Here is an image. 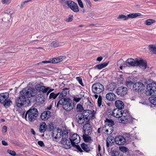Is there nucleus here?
Segmentation results:
<instances>
[{
    "instance_id": "1",
    "label": "nucleus",
    "mask_w": 156,
    "mask_h": 156,
    "mask_svg": "<svg viewBox=\"0 0 156 156\" xmlns=\"http://www.w3.org/2000/svg\"><path fill=\"white\" fill-rule=\"evenodd\" d=\"M37 94V90L34 88L27 87L20 92V96L16 101L17 106L20 107L25 105V106L30 105V101L26 97L30 98L35 96Z\"/></svg>"
},
{
    "instance_id": "2",
    "label": "nucleus",
    "mask_w": 156,
    "mask_h": 156,
    "mask_svg": "<svg viewBox=\"0 0 156 156\" xmlns=\"http://www.w3.org/2000/svg\"><path fill=\"white\" fill-rule=\"evenodd\" d=\"M125 62L126 66H138L143 69H145L147 66L146 62L143 59L138 60L137 59H134L131 58L128 59Z\"/></svg>"
},
{
    "instance_id": "3",
    "label": "nucleus",
    "mask_w": 156,
    "mask_h": 156,
    "mask_svg": "<svg viewBox=\"0 0 156 156\" xmlns=\"http://www.w3.org/2000/svg\"><path fill=\"white\" fill-rule=\"evenodd\" d=\"M59 105H62L63 108L69 112L73 109L74 106V103L69 98L59 100L57 104V107H58Z\"/></svg>"
},
{
    "instance_id": "4",
    "label": "nucleus",
    "mask_w": 156,
    "mask_h": 156,
    "mask_svg": "<svg viewBox=\"0 0 156 156\" xmlns=\"http://www.w3.org/2000/svg\"><path fill=\"white\" fill-rule=\"evenodd\" d=\"M38 112L37 109L35 108H31L30 109L26 112L25 117L26 118L27 115H28V119L31 122L34 121L38 116Z\"/></svg>"
},
{
    "instance_id": "5",
    "label": "nucleus",
    "mask_w": 156,
    "mask_h": 156,
    "mask_svg": "<svg viewBox=\"0 0 156 156\" xmlns=\"http://www.w3.org/2000/svg\"><path fill=\"white\" fill-rule=\"evenodd\" d=\"M92 90L94 94H99L104 90V88L103 85L99 83H97L93 84Z\"/></svg>"
},
{
    "instance_id": "6",
    "label": "nucleus",
    "mask_w": 156,
    "mask_h": 156,
    "mask_svg": "<svg viewBox=\"0 0 156 156\" xmlns=\"http://www.w3.org/2000/svg\"><path fill=\"white\" fill-rule=\"evenodd\" d=\"M65 131L68 132L67 130H64L62 132V130L60 129H58L56 130V131L54 132V131H53L51 136L54 139V140L56 141V139L62 137V140H63V135H65V134H63L64 132Z\"/></svg>"
},
{
    "instance_id": "7",
    "label": "nucleus",
    "mask_w": 156,
    "mask_h": 156,
    "mask_svg": "<svg viewBox=\"0 0 156 156\" xmlns=\"http://www.w3.org/2000/svg\"><path fill=\"white\" fill-rule=\"evenodd\" d=\"M156 91V83H149L147 86L146 94L147 95H151Z\"/></svg>"
},
{
    "instance_id": "8",
    "label": "nucleus",
    "mask_w": 156,
    "mask_h": 156,
    "mask_svg": "<svg viewBox=\"0 0 156 156\" xmlns=\"http://www.w3.org/2000/svg\"><path fill=\"white\" fill-rule=\"evenodd\" d=\"M86 123L83 127V130L84 133H87V132L88 135H90L92 132V128L90 124V121H86Z\"/></svg>"
},
{
    "instance_id": "9",
    "label": "nucleus",
    "mask_w": 156,
    "mask_h": 156,
    "mask_svg": "<svg viewBox=\"0 0 156 156\" xmlns=\"http://www.w3.org/2000/svg\"><path fill=\"white\" fill-rule=\"evenodd\" d=\"M145 87V85L141 82H136L133 85V90L137 92L141 91L144 89Z\"/></svg>"
},
{
    "instance_id": "10",
    "label": "nucleus",
    "mask_w": 156,
    "mask_h": 156,
    "mask_svg": "<svg viewBox=\"0 0 156 156\" xmlns=\"http://www.w3.org/2000/svg\"><path fill=\"white\" fill-rule=\"evenodd\" d=\"M127 91V90L126 87L122 86L118 87L116 93L119 96L123 97L126 94Z\"/></svg>"
},
{
    "instance_id": "11",
    "label": "nucleus",
    "mask_w": 156,
    "mask_h": 156,
    "mask_svg": "<svg viewBox=\"0 0 156 156\" xmlns=\"http://www.w3.org/2000/svg\"><path fill=\"white\" fill-rule=\"evenodd\" d=\"M43 83L40 82L39 84H37L36 86V89L37 91H38L40 92H42L43 93H46L48 91L49 88H45V86H43Z\"/></svg>"
},
{
    "instance_id": "12",
    "label": "nucleus",
    "mask_w": 156,
    "mask_h": 156,
    "mask_svg": "<svg viewBox=\"0 0 156 156\" xmlns=\"http://www.w3.org/2000/svg\"><path fill=\"white\" fill-rule=\"evenodd\" d=\"M68 6L71 9L75 12H77L79 11V8L77 4L73 1H70Z\"/></svg>"
},
{
    "instance_id": "13",
    "label": "nucleus",
    "mask_w": 156,
    "mask_h": 156,
    "mask_svg": "<svg viewBox=\"0 0 156 156\" xmlns=\"http://www.w3.org/2000/svg\"><path fill=\"white\" fill-rule=\"evenodd\" d=\"M115 141L116 144L119 145H123L126 143V139L124 137L120 136L116 137Z\"/></svg>"
},
{
    "instance_id": "14",
    "label": "nucleus",
    "mask_w": 156,
    "mask_h": 156,
    "mask_svg": "<svg viewBox=\"0 0 156 156\" xmlns=\"http://www.w3.org/2000/svg\"><path fill=\"white\" fill-rule=\"evenodd\" d=\"M83 115L82 113H80L77 114L76 115V121L79 124H83L86 120Z\"/></svg>"
},
{
    "instance_id": "15",
    "label": "nucleus",
    "mask_w": 156,
    "mask_h": 156,
    "mask_svg": "<svg viewBox=\"0 0 156 156\" xmlns=\"http://www.w3.org/2000/svg\"><path fill=\"white\" fill-rule=\"evenodd\" d=\"M51 114L50 111H45L41 114L40 118L42 120H46L51 116Z\"/></svg>"
},
{
    "instance_id": "16",
    "label": "nucleus",
    "mask_w": 156,
    "mask_h": 156,
    "mask_svg": "<svg viewBox=\"0 0 156 156\" xmlns=\"http://www.w3.org/2000/svg\"><path fill=\"white\" fill-rule=\"evenodd\" d=\"M90 113H91V111L89 110H85L83 111L82 113L84 116V117L86 121H90L91 118Z\"/></svg>"
},
{
    "instance_id": "17",
    "label": "nucleus",
    "mask_w": 156,
    "mask_h": 156,
    "mask_svg": "<svg viewBox=\"0 0 156 156\" xmlns=\"http://www.w3.org/2000/svg\"><path fill=\"white\" fill-rule=\"evenodd\" d=\"M112 115L116 118H120L122 115V110L117 108L114 109L112 112Z\"/></svg>"
},
{
    "instance_id": "18",
    "label": "nucleus",
    "mask_w": 156,
    "mask_h": 156,
    "mask_svg": "<svg viewBox=\"0 0 156 156\" xmlns=\"http://www.w3.org/2000/svg\"><path fill=\"white\" fill-rule=\"evenodd\" d=\"M106 98L107 100L112 101L116 99V96L113 93L110 92L106 94Z\"/></svg>"
},
{
    "instance_id": "19",
    "label": "nucleus",
    "mask_w": 156,
    "mask_h": 156,
    "mask_svg": "<svg viewBox=\"0 0 156 156\" xmlns=\"http://www.w3.org/2000/svg\"><path fill=\"white\" fill-rule=\"evenodd\" d=\"M9 97V94L5 92L0 94V103L4 102V101H6Z\"/></svg>"
},
{
    "instance_id": "20",
    "label": "nucleus",
    "mask_w": 156,
    "mask_h": 156,
    "mask_svg": "<svg viewBox=\"0 0 156 156\" xmlns=\"http://www.w3.org/2000/svg\"><path fill=\"white\" fill-rule=\"evenodd\" d=\"M70 140L72 142H75L76 143H79L80 141L79 136L77 134H74L70 139Z\"/></svg>"
},
{
    "instance_id": "21",
    "label": "nucleus",
    "mask_w": 156,
    "mask_h": 156,
    "mask_svg": "<svg viewBox=\"0 0 156 156\" xmlns=\"http://www.w3.org/2000/svg\"><path fill=\"white\" fill-rule=\"evenodd\" d=\"M65 132H64V134H66V135H63V140H62L61 141H60V144H62L63 145V147L65 148V145H66V144H67V143H66V140H68L67 139L68 137V132L65 131Z\"/></svg>"
},
{
    "instance_id": "22",
    "label": "nucleus",
    "mask_w": 156,
    "mask_h": 156,
    "mask_svg": "<svg viewBox=\"0 0 156 156\" xmlns=\"http://www.w3.org/2000/svg\"><path fill=\"white\" fill-rule=\"evenodd\" d=\"M115 105L117 108L120 110H122L124 107L123 102L120 100L116 101L115 102Z\"/></svg>"
},
{
    "instance_id": "23",
    "label": "nucleus",
    "mask_w": 156,
    "mask_h": 156,
    "mask_svg": "<svg viewBox=\"0 0 156 156\" xmlns=\"http://www.w3.org/2000/svg\"><path fill=\"white\" fill-rule=\"evenodd\" d=\"M63 43L58 42V41H53L51 44L50 45L51 47L56 48L63 45Z\"/></svg>"
},
{
    "instance_id": "24",
    "label": "nucleus",
    "mask_w": 156,
    "mask_h": 156,
    "mask_svg": "<svg viewBox=\"0 0 156 156\" xmlns=\"http://www.w3.org/2000/svg\"><path fill=\"white\" fill-rule=\"evenodd\" d=\"M108 62H103L95 66L94 67L95 69H101L106 67L108 64Z\"/></svg>"
},
{
    "instance_id": "25",
    "label": "nucleus",
    "mask_w": 156,
    "mask_h": 156,
    "mask_svg": "<svg viewBox=\"0 0 156 156\" xmlns=\"http://www.w3.org/2000/svg\"><path fill=\"white\" fill-rule=\"evenodd\" d=\"M6 108H8L12 104V102L9 99H7L6 101H4V102L1 103Z\"/></svg>"
},
{
    "instance_id": "26",
    "label": "nucleus",
    "mask_w": 156,
    "mask_h": 156,
    "mask_svg": "<svg viewBox=\"0 0 156 156\" xmlns=\"http://www.w3.org/2000/svg\"><path fill=\"white\" fill-rule=\"evenodd\" d=\"M105 125L108 126H112L115 124L114 122L111 119H109L107 118L105 121Z\"/></svg>"
},
{
    "instance_id": "27",
    "label": "nucleus",
    "mask_w": 156,
    "mask_h": 156,
    "mask_svg": "<svg viewBox=\"0 0 156 156\" xmlns=\"http://www.w3.org/2000/svg\"><path fill=\"white\" fill-rule=\"evenodd\" d=\"M149 99L152 104L156 106V94L152 95L149 98Z\"/></svg>"
},
{
    "instance_id": "28",
    "label": "nucleus",
    "mask_w": 156,
    "mask_h": 156,
    "mask_svg": "<svg viewBox=\"0 0 156 156\" xmlns=\"http://www.w3.org/2000/svg\"><path fill=\"white\" fill-rule=\"evenodd\" d=\"M116 87V84L113 82L107 86V89L109 91H113L115 89Z\"/></svg>"
},
{
    "instance_id": "29",
    "label": "nucleus",
    "mask_w": 156,
    "mask_h": 156,
    "mask_svg": "<svg viewBox=\"0 0 156 156\" xmlns=\"http://www.w3.org/2000/svg\"><path fill=\"white\" fill-rule=\"evenodd\" d=\"M123 118L125 119L124 121L123 120L122 121V123H125L126 122V123H132L133 121V119L131 116H128L127 118L125 117H123Z\"/></svg>"
},
{
    "instance_id": "30",
    "label": "nucleus",
    "mask_w": 156,
    "mask_h": 156,
    "mask_svg": "<svg viewBox=\"0 0 156 156\" xmlns=\"http://www.w3.org/2000/svg\"><path fill=\"white\" fill-rule=\"evenodd\" d=\"M88 133L87 134V133H85L83 134L82 136L83 138L86 142H89L91 140V138L90 136H89Z\"/></svg>"
},
{
    "instance_id": "31",
    "label": "nucleus",
    "mask_w": 156,
    "mask_h": 156,
    "mask_svg": "<svg viewBox=\"0 0 156 156\" xmlns=\"http://www.w3.org/2000/svg\"><path fill=\"white\" fill-rule=\"evenodd\" d=\"M82 149L87 152H89L90 151V149L88 146L83 143L81 144Z\"/></svg>"
},
{
    "instance_id": "32",
    "label": "nucleus",
    "mask_w": 156,
    "mask_h": 156,
    "mask_svg": "<svg viewBox=\"0 0 156 156\" xmlns=\"http://www.w3.org/2000/svg\"><path fill=\"white\" fill-rule=\"evenodd\" d=\"M47 125L44 123H42L40 126L39 131L41 133L44 132L46 130Z\"/></svg>"
},
{
    "instance_id": "33",
    "label": "nucleus",
    "mask_w": 156,
    "mask_h": 156,
    "mask_svg": "<svg viewBox=\"0 0 156 156\" xmlns=\"http://www.w3.org/2000/svg\"><path fill=\"white\" fill-rule=\"evenodd\" d=\"M71 146H73V147H76L79 151L81 152H83V151L82 150L80 146L76 144H77L79 143H76L74 142H71Z\"/></svg>"
},
{
    "instance_id": "34",
    "label": "nucleus",
    "mask_w": 156,
    "mask_h": 156,
    "mask_svg": "<svg viewBox=\"0 0 156 156\" xmlns=\"http://www.w3.org/2000/svg\"><path fill=\"white\" fill-rule=\"evenodd\" d=\"M149 49L150 51H151L154 54H156V47L153 44H150L148 46Z\"/></svg>"
},
{
    "instance_id": "35",
    "label": "nucleus",
    "mask_w": 156,
    "mask_h": 156,
    "mask_svg": "<svg viewBox=\"0 0 156 156\" xmlns=\"http://www.w3.org/2000/svg\"><path fill=\"white\" fill-rule=\"evenodd\" d=\"M141 15L140 13H131L128 15L127 16V17L130 18H135L137 16H139Z\"/></svg>"
},
{
    "instance_id": "36",
    "label": "nucleus",
    "mask_w": 156,
    "mask_h": 156,
    "mask_svg": "<svg viewBox=\"0 0 156 156\" xmlns=\"http://www.w3.org/2000/svg\"><path fill=\"white\" fill-rule=\"evenodd\" d=\"M11 18V15L10 14H7L5 15V16L2 19V20L3 21L6 22L8 21Z\"/></svg>"
},
{
    "instance_id": "37",
    "label": "nucleus",
    "mask_w": 156,
    "mask_h": 156,
    "mask_svg": "<svg viewBox=\"0 0 156 156\" xmlns=\"http://www.w3.org/2000/svg\"><path fill=\"white\" fill-rule=\"evenodd\" d=\"M155 20H154L149 19L147 20L145 22V23L147 25H150L152 23H155Z\"/></svg>"
},
{
    "instance_id": "38",
    "label": "nucleus",
    "mask_w": 156,
    "mask_h": 156,
    "mask_svg": "<svg viewBox=\"0 0 156 156\" xmlns=\"http://www.w3.org/2000/svg\"><path fill=\"white\" fill-rule=\"evenodd\" d=\"M122 63H123L124 66L126 67V66H125V65H126L125 62L123 61V60L122 59H120L118 62V66H119V68L121 70H122V66L123 65L122 64H122Z\"/></svg>"
},
{
    "instance_id": "39",
    "label": "nucleus",
    "mask_w": 156,
    "mask_h": 156,
    "mask_svg": "<svg viewBox=\"0 0 156 156\" xmlns=\"http://www.w3.org/2000/svg\"><path fill=\"white\" fill-rule=\"evenodd\" d=\"M69 88L68 87H65L63 88L62 90V91L61 92L62 93V94H63L64 96H66L68 92H69Z\"/></svg>"
},
{
    "instance_id": "40",
    "label": "nucleus",
    "mask_w": 156,
    "mask_h": 156,
    "mask_svg": "<svg viewBox=\"0 0 156 156\" xmlns=\"http://www.w3.org/2000/svg\"><path fill=\"white\" fill-rule=\"evenodd\" d=\"M59 94V93H58L57 94H55L53 92L51 93L49 95V98L51 99L53 98L55 99Z\"/></svg>"
},
{
    "instance_id": "41",
    "label": "nucleus",
    "mask_w": 156,
    "mask_h": 156,
    "mask_svg": "<svg viewBox=\"0 0 156 156\" xmlns=\"http://www.w3.org/2000/svg\"><path fill=\"white\" fill-rule=\"evenodd\" d=\"M76 109L77 112H81L83 110L82 105L80 104L77 105Z\"/></svg>"
},
{
    "instance_id": "42",
    "label": "nucleus",
    "mask_w": 156,
    "mask_h": 156,
    "mask_svg": "<svg viewBox=\"0 0 156 156\" xmlns=\"http://www.w3.org/2000/svg\"><path fill=\"white\" fill-rule=\"evenodd\" d=\"M66 143H67V144L66 145H65V148L66 149H69L71 147V141H70L69 140H66Z\"/></svg>"
},
{
    "instance_id": "43",
    "label": "nucleus",
    "mask_w": 156,
    "mask_h": 156,
    "mask_svg": "<svg viewBox=\"0 0 156 156\" xmlns=\"http://www.w3.org/2000/svg\"><path fill=\"white\" fill-rule=\"evenodd\" d=\"M117 19H122L124 20H126L128 19V17H127V16H126L124 15L121 14L119 15L117 17Z\"/></svg>"
},
{
    "instance_id": "44",
    "label": "nucleus",
    "mask_w": 156,
    "mask_h": 156,
    "mask_svg": "<svg viewBox=\"0 0 156 156\" xmlns=\"http://www.w3.org/2000/svg\"><path fill=\"white\" fill-rule=\"evenodd\" d=\"M119 148L120 150L123 153H126L129 151V149L128 148L124 147L122 146L119 147Z\"/></svg>"
},
{
    "instance_id": "45",
    "label": "nucleus",
    "mask_w": 156,
    "mask_h": 156,
    "mask_svg": "<svg viewBox=\"0 0 156 156\" xmlns=\"http://www.w3.org/2000/svg\"><path fill=\"white\" fill-rule=\"evenodd\" d=\"M134 84L133 82L131 81H127L126 83V85L128 87H130V88Z\"/></svg>"
},
{
    "instance_id": "46",
    "label": "nucleus",
    "mask_w": 156,
    "mask_h": 156,
    "mask_svg": "<svg viewBox=\"0 0 156 156\" xmlns=\"http://www.w3.org/2000/svg\"><path fill=\"white\" fill-rule=\"evenodd\" d=\"M114 138L112 136H108L107 139V140L110 143H111L112 144V143L113 142V141L114 140H115Z\"/></svg>"
},
{
    "instance_id": "47",
    "label": "nucleus",
    "mask_w": 156,
    "mask_h": 156,
    "mask_svg": "<svg viewBox=\"0 0 156 156\" xmlns=\"http://www.w3.org/2000/svg\"><path fill=\"white\" fill-rule=\"evenodd\" d=\"M50 61H51V63H55L59 62L58 57L54 58L52 59H50Z\"/></svg>"
},
{
    "instance_id": "48",
    "label": "nucleus",
    "mask_w": 156,
    "mask_h": 156,
    "mask_svg": "<svg viewBox=\"0 0 156 156\" xmlns=\"http://www.w3.org/2000/svg\"><path fill=\"white\" fill-rule=\"evenodd\" d=\"M76 80L79 82V83L82 86H83L84 85L82 82V78L80 77H76Z\"/></svg>"
},
{
    "instance_id": "49",
    "label": "nucleus",
    "mask_w": 156,
    "mask_h": 156,
    "mask_svg": "<svg viewBox=\"0 0 156 156\" xmlns=\"http://www.w3.org/2000/svg\"><path fill=\"white\" fill-rule=\"evenodd\" d=\"M7 152L8 153L12 156H15L16 155V153L15 152L13 151L8 150L7 151Z\"/></svg>"
},
{
    "instance_id": "50",
    "label": "nucleus",
    "mask_w": 156,
    "mask_h": 156,
    "mask_svg": "<svg viewBox=\"0 0 156 156\" xmlns=\"http://www.w3.org/2000/svg\"><path fill=\"white\" fill-rule=\"evenodd\" d=\"M70 1H67V0H62L61 1V3L63 5H68Z\"/></svg>"
},
{
    "instance_id": "51",
    "label": "nucleus",
    "mask_w": 156,
    "mask_h": 156,
    "mask_svg": "<svg viewBox=\"0 0 156 156\" xmlns=\"http://www.w3.org/2000/svg\"><path fill=\"white\" fill-rule=\"evenodd\" d=\"M98 106L100 107L102 103V98L101 96H99L98 98Z\"/></svg>"
},
{
    "instance_id": "52",
    "label": "nucleus",
    "mask_w": 156,
    "mask_h": 156,
    "mask_svg": "<svg viewBox=\"0 0 156 156\" xmlns=\"http://www.w3.org/2000/svg\"><path fill=\"white\" fill-rule=\"evenodd\" d=\"M59 62L62 61L63 60L66 58V57L65 56H60L58 57Z\"/></svg>"
},
{
    "instance_id": "53",
    "label": "nucleus",
    "mask_w": 156,
    "mask_h": 156,
    "mask_svg": "<svg viewBox=\"0 0 156 156\" xmlns=\"http://www.w3.org/2000/svg\"><path fill=\"white\" fill-rule=\"evenodd\" d=\"M128 116H129V115H128L127 114H126V115L123 114V115H122V116H120V117H121V119H120V121H121V122L122 123V121H123V120L124 121V120H125V119L123 118V117H125L126 118H127Z\"/></svg>"
},
{
    "instance_id": "54",
    "label": "nucleus",
    "mask_w": 156,
    "mask_h": 156,
    "mask_svg": "<svg viewBox=\"0 0 156 156\" xmlns=\"http://www.w3.org/2000/svg\"><path fill=\"white\" fill-rule=\"evenodd\" d=\"M73 20V16L69 15L68 18L66 20V21L67 22L71 21Z\"/></svg>"
},
{
    "instance_id": "55",
    "label": "nucleus",
    "mask_w": 156,
    "mask_h": 156,
    "mask_svg": "<svg viewBox=\"0 0 156 156\" xmlns=\"http://www.w3.org/2000/svg\"><path fill=\"white\" fill-rule=\"evenodd\" d=\"M77 2L79 6L81 8H84V6L81 0H78V1H77Z\"/></svg>"
},
{
    "instance_id": "56",
    "label": "nucleus",
    "mask_w": 156,
    "mask_h": 156,
    "mask_svg": "<svg viewBox=\"0 0 156 156\" xmlns=\"http://www.w3.org/2000/svg\"><path fill=\"white\" fill-rule=\"evenodd\" d=\"M96 113V111L94 110H93L92 112L91 111V113H90V115L92 119H94L95 118V115Z\"/></svg>"
},
{
    "instance_id": "57",
    "label": "nucleus",
    "mask_w": 156,
    "mask_h": 156,
    "mask_svg": "<svg viewBox=\"0 0 156 156\" xmlns=\"http://www.w3.org/2000/svg\"><path fill=\"white\" fill-rule=\"evenodd\" d=\"M11 0H2L3 4H9L11 2Z\"/></svg>"
},
{
    "instance_id": "58",
    "label": "nucleus",
    "mask_w": 156,
    "mask_h": 156,
    "mask_svg": "<svg viewBox=\"0 0 156 156\" xmlns=\"http://www.w3.org/2000/svg\"><path fill=\"white\" fill-rule=\"evenodd\" d=\"M73 100L76 102H78L81 99V98H77L76 96H74L73 97Z\"/></svg>"
},
{
    "instance_id": "59",
    "label": "nucleus",
    "mask_w": 156,
    "mask_h": 156,
    "mask_svg": "<svg viewBox=\"0 0 156 156\" xmlns=\"http://www.w3.org/2000/svg\"><path fill=\"white\" fill-rule=\"evenodd\" d=\"M108 129H109V134H110L113 132V126H108Z\"/></svg>"
},
{
    "instance_id": "60",
    "label": "nucleus",
    "mask_w": 156,
    "mask_h": 156,
    "mask_svg": "<svg viewBox=\"0 0 156 156\" xmlns=\"http://www.w3.org/2000/svg\"><path fill=\"white\" fill-rule=\"evenodd\" d=\"M7 131V127L5 126H4L2 127V132L3 133H4L5 134V133Z\"/></svg>"
},
{
    "instance_id": "61",
    "label": "nucleus",
    "mask_w": 156,
    "mask_h": 156,
    "mask_svg": "<svg viewBox=\"0 0 156 156\" xmlns=\"http://www.w3.org/2000/svg\"><path fill=\"white\" fill-rule=\"evenodd\" d=\"M86 3L87 5L88 4L90 7H91L92 4L90 0H83Z\"/></svg>"
},
{
    "instance_id": "62",
    "label": "nucleus",
    "mask_w": 156,
    "mask_h": 156,
    "mask_svg": "<svg viewBox=\"0 0 156 156\" xmlns=\"http://www.w3.org/2000/svg\"><path fill=\"white\" fill-rule=\"evenodd\" d=\"M119 154L118 151H113V154L112 156H119Z\"/></svg>"
},
{
    "instance_id": "63",
    "label": "nucleus",
    "mask_w": 156,
    "mask_h": 156,
    "mask_svg": "<svg viewBox=\"0 0 156 156\" xmlns=\"http://www.w3.org/2000/svg\"><path fill=\"white\" fill-rule=\"evenodd\" d=\"M37 143L41 147H43L44 146L43 142L41 141H38Z\"/></svg>"
},
{
    "instance_id": "64",
    "label": "nucleus",
    "mask_w": 156,
    "mask_h": 156,
    "mask_svg": "<svg viewBox=\"0 0 156 156\" xmlns=\"http://www.w3.org/2000/svg\"><path fill=\"white\" fill-rule=\"evenodd\" d=\"M66 97L65 96H64V95L62 94V93L61 92V93L59 95L58 98H59L60 100H61L62 99H64L65 98H65V97Z\"/></svg>"
}]
</instances>
